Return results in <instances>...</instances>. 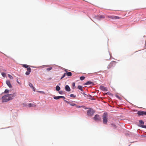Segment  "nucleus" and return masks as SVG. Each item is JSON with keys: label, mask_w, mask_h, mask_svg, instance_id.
<instances>
[{"label": "nucleus", "mask_w": 146, "mask_h": 146, "mask_svg": "<svg viewBox=\"0 0 146 146\" xmlns=\"http://www.w3.org/2000/svg\"><path fill=\"white\" fill-rule=\"evenodd\" d=\"M27 71L26 72L25 74L27 75H29L31 72V69L30 68H27Z\"/></svg>", "instance_id": "nucleus-7"}, {"label": "nucleus", "mask_w": 146, "mask_h": 146, "mask_svg": "<svg viewBox=\"0 0 146 146\" xmlns=\"http://www.w3.org/2000/svg\"><path fill=\"white\" fill-rule=\"evenodd\" d=\"M100 88L101 90L103 91H108V89L106 87H105L102 86H100Z\"/></svg>", "instance_id": "nucleus-6"}, {"label": "nucleus", "mask_w": 146, "mask_h": 146, "mask_svg": "<svg viewBox=\"0 0 146 146\" xmlns=\"http://www.w3.org/2000/svg\"><path fill=\"white\" fill-rule=\"evenodd\" d=\"M66 75V73H64L63 75V76L61 77L60 79H62Z\"/></svg>", "instance_id": "nucleus-31"}, {"label": "nucleus", "mask_w": 146, "mask_h": 146, "mask_svg": "<svg viewBox=\"0 0 146 146\" xmlns=\"http://www.w3.org/2000/svg\"><path fill=\"white\" fill-rule=\"evenodd\" d=\"M23 66L25 68H28V65L27 64H23Z\"/></svg>", "instance_id": "nucleus-26"}, {"label": "nucleus", "mask_w": 146, "mask_h": 146, "mask_svg": "<svg viewBox=\"0 0 146 146\" xmlns=\"http://www.w3.org/2000/svg\"><path fill=\"white\" fill-rule=\"evenodd\" d=\"M94 113V111L93 110L90 109L87 111V115L88 116L91 117L93 115Z\"/></svg>", "instance_id": "nucleus-3"}, {"label": "nucleus", "mask_w": 146, "mask_h": 146, "mask_svg": "<svg viewBox=\"0 0 146 146\" xmlns=\"http://www.w3.org/2000/svg\"><path fill=\"white\" fill-rule=\"evenodd\" d=\"M78 88L80 90L82 91H83V87L82 86L79 85L78 86Z\"/></svg>", "instance_id": "nucleus-16"}, {"label": "nucleus", "mask_w": 146, "mask_h": 146, "mask_svg": "<svg viewBox=\"0 0 146 146\" xmlns=\"http://www.w3.org/2000/svg\"><path fill=\"white\" fill-rule=\"evenodd\" d=\"M38 92H40V93H42L44 94V93L43 91H39Z\"/></svg>", "instance_id": "nucleus-36"}, {"label": "nucleus", "mask_w": 146, "mask_h": 146, "mask_svg": "<svg viewBox=\"0 0 146 146\" xmlns=\"http://www.w3.org/2000/svg\"><path fill=\"white\" fill-rule=\"evenodd\" d=\"M65 89L66 91L68 92H69L70 91V88L69 86L68 85L66 86L65 87Z\"/></svg>", "instance_id": "nucleus-9"}, {"label": "nucleus", "mask_w": 146, "mask_h": 146, "mask_svg": "<svg viewBox=\"0 0 146 146\" xmlns=\"http://www.w3.org/2000/svg\"><path fill=\"white\" fill-rule=\"evenodd\" d=\"M111 125L112 126H114V127H115V125L114 124H111Z\"/></svg>", "instance_id": "nucleus-38"}, {"label": "nucleus", "mask_w": 146, "mask_h": 146, "mask_svg": "<svg viewBox=\"0 0 146 146\" xmlns=\"http://www.w3.org/2000/svg\"><path fill=\"white\" fill-rule=\"evenodd\" d=\"M141 127L143 128H146V125H141Z\"/></svg>", "instance_id": "nucleus-33"}, {"label": "nucleus", "mask_w": 146, "mask_h": 146, "mask_svg": "<svg viewBox=\"0 0 146 146\" xmlns=\"http://www.w3.org/2000/svg\"><path fill=\"white\" fill-rule=\"evenodd\" d=\"M93 82L89 81L87 82L86 83H85L84 85H90V84H94Z\"/></svg>", "instance_id": "nucleus-11"}, {"label": "nucleus", "mask_w": 146, "mask_h": 146, "mask_svg": "<svg viewBox=\"0 0 146 146\" xmlns=\"http://www.w3.org/2000/svg\"><path fill=\"white\" fill-rule=\"evenodd\" d=\"M29 86L31 88H33V90L34 91H35V89L33 87V86L32 84H31V83H30L29 84Z\"/></svg>", "instance_id": "nucleus-17"}, {"label": "nucleus", "mask_w": 146, "mask_h": 146, "mask_svg": "<svg viewBox=\"0 0 146 146\" xmlns=\"http://www.w3.org/2000/svg\"><path fill=\"white\" fill-rule=\"evenodd\" d=\"M64 101L67 103L69 104L70 106H75L76 105L74 104V103H70V102H68L66 100H64Z\"/></svg>", "instance_id": "nucleus-10"}, {"label": "nucleus", "mask_w": 146, "mask_h": 146, "mask_svg": "<svg viewBox=\"0 0 146 146\" xmlns=\"http://www.w3.org/2000/svg\"><path fill=\"white\" fill-rule=\"evenodd\" d=\"M119 98V97L118 96H117Z\"/></svg>", "instance_id": "nucleus-42"}, {"label": "nucleus", "mask_w": 146, "mask_h": 146, "mask_svg": "<svg viewBox=\"0 0 146 146\" xmlns=\"http://www.w3.org/2000/svg\"><path fill=\"white\" fill-rule=\"evenodd\" d=\"M8 95H10L9 96L11 98L12 100L16 96V94L15 93H14L13 94H8Z\"/></svg>", "instance_id": "nucleus-14"}, {"label": "nucleus", "mask_w": 146, "mask_h": 146, "mask_svg": "<svg viewBox=\"0 0 146 146\" xmlns=\"http://www.w3.org/2000/svg\"><path fill=\"white\" fill-rule=\"evenodd\" d=\"M94 118V120L96 121H100L101 120V118L99 115L97 114L95 115Z\"/></svg>", "instance_id": "nucleus-4"}, {"label": "nucleus", "mask_w": 146, "mask_h": 146, "mask_svg": "<svg viewBox=\"0 0 146 146\" xmlns=\"http://www.w3.org/2000/svg\"><path fill=\"white\" fill-rule=\"evenodd\" d=\"M137 113L139 115H146V111H139Z\"/></svg>", "instance_id": "nucleus-5"}, {"label": "nucleus", "mask_w": 146, "mask_h": 146, "mask_svg": "<svg viewBox=\"0 0 146 146\" xmlns=\"http://www.w3.org/2000/svg\"><path fill=\"white\" fill-rule=\"evenodd\" d=\"M75 106H76V108H80L81 107H82V108H84L85 109H88L87 108H86L84 106H78L76 105Z\"/></svg>", "instance_id": "nucleus-15"}, {"label": "nucleus", "mask_w": 146, "mask_h": 146, "mask_svg": "<svg viewBox=\"0 0 146 146\" xmlns=\"http://www.w3.org/2000/svg\"><path fill=\"white\" fill-rule=\"evenodd\" d=\"M108 115L107 113H104L103 115V123L104 124H106L108 122Z\"/></svg>", "instance_id": "nucleus-2"}, {"label": "nucleus", "mask_w": 146, "mask_h": 146, "mask_svg": "<svg viewBox=\"0 0 146 146\" xmlns=\"http://www.w3.org/2000/svg\"><path fill=\"white\" fill-rule=\"evenodd\" d=\"M52 67H50L49 68H47L46 69V70L48 71H49L50 70H51L52 69Z\"/></svg>", "instance_id": "nucleus-30"}, {"label": "nucleus", "mask_w": 146, "mask_h": 146, "mask_svg": "<svg viewBox=\"0 0 146 146\" xmlns=\"http://www.w3.org/2000/svg\"><path fill=\"white\" fill-rule=\"evenodd\" d=\"M83 94H84V95H86V94H85V93H83Z\"/></svg>", "instance_id": "nucleus-40"}, {"label": "nucleus", "mask_w": 146, "mask_h": 146, "mask_svg": "<svg viewBox=\"0 0 146 146\" xmlns=\"http://www.w3.org/2000/svg\"><path fill=\"white\" fill-rule=\"evenodd\" d=\"M96 17L97 19L100 20L101 19L104 18L105 17L103 15H101V16H96Z\"/></svg>", "instance_id": "nucleus-12"}, {"label": "nucleus", "mask_w": 146, "mask_h": 146, "mask_svg": "<svg viewBox=\"0 0 146 146\" xmlns=\"http://www.w3.org/2000/svg\"><path fill=\"white\" fill-rule=\"evenodd\" d=\"M9 90L8 89L5 90L4 92H3L1 94H3L4 93H9Z\"/></svg>", "instance_id": "nucleus-20"}, {"label": "nucleus", "mask_w": 146, "mask_h": 146, "mask_svg": "<svg viewBox=\"0 0 146 146\" xmlns=\"http://www.w3.org/2000/svg\"><path fill=\"white\" fill-rule=\"evenodd\" d=\"M121 18V17H120L114 16V19H119Z\"/></svg>", "instance_id": "nucleus-25"}, {"label": "nucleus", "mask_w": 146, "mask_h": 146, "mask_svg": "<svg viewBox=\"0 0 146 146\" xmlns=\"http://www.w3.org/2000/svg\"><path fill=\"white\" fill-rule=\"evenodd\" d=\"M85 78L84 76H81L80 77V80H83Z\"/></svg>", "instance_id": "nucleus-27"}, {"label": "nucleus", "mask_w": 146, "mask_h": 146, "mask_svg": "<svg viewBox=\"0 0 146 146\" xmlns=\"http://www.w3.org/2000/svg\"><path fill=\"white\" fill-rule=\"evenodd\" d=\"M108 17L109 18L112 19H114V16H108Z\"/></svg>", "instance_id": "nucleus-22"}, {"label": "nucleus", "mask_w": 146, "mask_h": 146, "mask_svg": "<svg viewBox=\"0 0 146 146\" xmlns=\"http://www.w3.org/2000/svg\"><path fill=\"white\" fill-rule=\"evenodd\" d=\"M90 99H92V96H90Z\"/></svg>", "instance_id": "nucleus-39"}, {"label": "nucleus", "mask_w": 146, "mask_h": 146, "mask_svg": "<svg viewBox=\"0 0 146 146\" xmlns=\"http://www.w3.org/2000/svg\"><path fill=\"white\" fill-rule=\"evenodd\" d=\"M72 86H75V83H73L72 84Z\"/></svg>", "instance_id": "nucleus-37"}, {"label": "nucleus", "mask_w": 146, "mask_h": 146, "mask_svg": "<svg viewBox=\"0 0 146 146\" xmlns=\"http://www.w3.org/2000/svg\"><path fill=\"white\" fill-rule=\"evenodd\" d=\"M100 72H104V71H100Z\"/></svg>", "instance_id": "nucleus-41"}, {"label": "nucleus", "mask_w": 146, "mask_h": 146, "mask_svg": "<svg viewBox=\"0 0 146 146\" xmlns=\"http://www.w3.org/2000/svg\"><path fill=\"white\" fill-rule=\"evenodd\" d=\"M60 96H54V98L55 100H58L60 98Z\"/></svg>", "instance_id": "nucleus-21"}, {"label": "nucleus", "mask_w": 146, "mask_h": 146, "mask_svg": "<svg viewBox=\"0 0 146 146\" xmlns=\"http://www.w3.org/2000/svg\"><path fill=\"white\" fill-rule=\"evenodd\" d=\"M112 66V64L111 63H110L109 65L108 66L107 68L108 69L111 68Z\"/></svg>", "instance_id": "nucleus-24"}, {"label": "nucleus", "mask_w": 146, "mask_h": 146, "mask_svg": "<svg viewBox=\"0 0 146 146\" xmlns=\"http://www.w3.org/2000/svg\"><path fill=\"white\" fill-rule=\"evenodd\" d=\"M28 106L30 108L31 107H35L36 106V105L33 104L29 103L28 104Z\"/></svg>", "instance_id": "nucleus-13"}, {"label": "nucleus", "mask_w": 146, "mask_h": 146, "mask_svg": "<svg viewBox=\"0 0 146 146\" xmlns=\"http://www.w3.org/2000/svg\"><path fill=\"white\" fill-rule=\"evenodd\" d=\"M59 92L60 94H62L63 93V92L62 91H60V92Z\"/></svg>", "instance_id": "nucleus-34"}, {"label": "nucleus", "mask_w": 146, "mask_h": 146, "mask_svg": "<svg viewBox=\"0 0 146 146\" xmlns=\"http://www.w3.org/2000/svg\"><path fill=\"white\" fill-rule=\"evenodd\" d=\"M8 94L6 95L2 96L1 98L2 102H7L9 101L12 100V98L9 96Z\"/></svg>", "instance_id": "nucleus-1"}, {"label": "nucleus", "mask_w": 146, "mask_h": 146, "mask_svg": "<svg viewBox=\"0 0 146 146\" xmlns=\"http://www.w3.org/2000/svg\"><path fill=\"white\" fill-rule=\"evenodd\" d=\"M6 83L8 86L10 88H12V85H11L10 82L9 80H7L6 81Z\"/></svg>", "instance_id": "nucleus-8"}, {"label": "nucleus", "mask_w": 146, "mask_h": 146, "mask_svg": "<svg viewBox=\"0 0 146 146\" xmlns=\"http://www.w3.org/2000/svg\"><path fill=\"white\" fill-rule=\"evenodd\" d=\"M70 96L72 97L75 98L76 97V96L74 95L73 94H71L70 95Z\"/></svg>", "instance_id": "nucleus-32"}, {"label": "nucleus", "mask_w": 146, "mask_h": 146, "mask_svg": "<svg viewBox=\"0 0 146 146\" xmlns=\"http://www.w3.org/2000/svg\"><path fill=\"white\" fill-rule=\"evenodd\" d=\"M72 73L70 72H68L66 74V75H67L68 76H72Z\"/></svg>", "instance_id": "nucleus-18"}, {"label": "nucleus", "mask_w": 146, "mask_h": 146, "mask_svg": "<svg viewBox=\"0 0 146 146\" xmlns=\"http://www.w3.org/2000/svg\"><path fill=\"white\" fill-rule=\"evenodd\" d=\"M8 77L11 79H13V76L9 74H8Z\"/></svg>", "instance_id": "nucleus-28"}, {"label": "nucleus", "mask_w": 146, "mask_h": 146, "mask_svg": "<svg viewBox=\"0 0 146 146\" xmlns=\"http://www.w3.org/2000/svg\"><path fill=\"white\" fill-rule=\"evenodd\" d=\"M60 98H64V99L65 98V97L63 96H60Z\"/></svg>", "instance_id": "nucleus-35"}, {"label": "nucleus", "mask_w": 146, "mask_h": 146, "mask_svg": "<svg viewBox=\"0 0 146 146\" xmlns=\"http://www.w3.org/2000/svg\"><path fill=\"white\" fill-rule=\"evenodd\" d=\"M56 90L57 91H59L60 89V87L58 86H56Z\"/></svg>", "instance_id": "nucleus-23"}, {"label": "nucleus", "mask_w": 146, "mask_h": 146, "mask_svg": "<svg viewBox=\"0 0 146 146\" xmlns=\"http://www.w3.org/2000/svg\"><path fill=\"white\" fill-rule=\"evenodd\" d=\"M1 75L3 77H5L6 76V74L5 73L2 72L1 73Z\"/></svg>", "instance_id": "nucleus-29"}, {"label": "nucleus", "mask_w": 146, "mask_h": 146, "mask_svg": "<svg viewBox=\"0 0 146 146\" xmlns=\"http://www.w3.org/2000/svg\"><path fill=\"white\" fill-rule=\"evenodd\" d=\"M139 123L140 124H141V125L140 126L141 127V125H143L144 124V122L142 120H140L139 121Z\"/></svg>", "instance_id": "nucleus-19"}]
</instances>
